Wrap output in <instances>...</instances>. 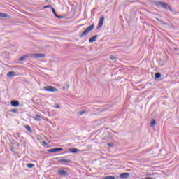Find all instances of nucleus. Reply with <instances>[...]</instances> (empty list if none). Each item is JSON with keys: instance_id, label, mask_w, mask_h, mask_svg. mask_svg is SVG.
<instances>
[{"instance_id": "f257e3e1", "label": "nucleus", "mask_w": 179, "mask_h": 179, "mask_svg": "<svg viewBox=\"0 0 179 179\" xmlns=\"http://www.w3.org/2000/svg\"><path fill=\"white\" fill-rule=\"evenodd\" d=\"M43 57H45V54L44 53H30L25 55L19 58V61H26L27 58H34L35 59H38V58H43Z\"/></svg>"}, {"instance_id": "2eb2a0df", "label": "nucleus", "mask_w": 179, "mask_h": 179, "mask_svg": "<svg viewBox=\"0 0 179 179\" xmlns=\"http://www.w3.org/2000/svg\"><path fill=\"white\" fill-rule=\"evenodd\" d=\"M69 152L70 153H78V152H79V150L77 148H69Z\"/></svg>"}, {"instance_id": "a878e982", "label": "nucleus", "mask_w": 179, "mask_h": 179, "mask_svg": "<svg viewBox=\"0 0 179 179\" xmlns=\"http://www.w3.org/2000/svg\"><path fill=\"white\" fill-rule=\"evenodd\" d=\"M35 118H36V120H37V121H40V118H41V117H40V115H36L35 116Z\"/></svg>"}, {"instance_id": "f3484780", "label": "nucleus", "mask_w": 179, "mask_h": 179, "mask_svg": "<svg viewBox=\"0 0 179 179\" xmlns=\"http://www.w3.org/2000/svg\"><path fill=\"white\" fill-rule=\"evenodd\" d=\"M155 79H160V78H162V74L159 72L155 73Z\"/></svg>"}, {"instance_id": "20e7f679", "label": "nucleus", "mask_w": 179, "mask_h": 179, "mask_svg": "<svg viewBox=\"0 0 179 179\" xmlns=\"http://www.w3.org/2000/svg\"><path fill=\"white\" fill-rule=\"evenodd\" d=\"M43 90H45L46 92H58V89L51 85H47L43 87Z\"/></svg>"}, {"instance_id": "7c9ffc66", "label": "nucleus", "mask_w": 179, "mask_h": 179, "mask_svg": "<svg viewBox=\"0 0 179 179\" xmlns=\"http://www.w3.org/2000/svg\"><path fill=\"white\" fill-rule=\"evenodd\" d=\"M66 87L67 89H69V85L66 84Z\"/></svg>"}, {"instance_id": "a211bd4d", "label": "nucleus", "mask_w": 179, "mask_h": 179, "mask_svg": "<svg viewBox=\"0 0 179 179\" xmlns=\"http://www.w3.org/2000/svg\"><path fill=\"white\" fill-rule=\"evenodd\" d=\"M25 129H27V131H28V132H30L31 134V132H33V131L31 130V127H30V126L29 125H26Z\"/></svg>"}, {"instance_id": "473e14b6", "label": "nucleus", "mask_w": 179, "mask_h": 179, "mask_svg": "<svg viewBox=\"0 0 179 179\" xmlns=\"http://www.w3.org/2000/svg\"><path fill=\"white\" fill-rule=\"evenodd\" d=\"M1 13H0V17H1Z\"/></svg>"}, {"instance_id": "412c9836", "label": "nucleus", "mask_w": 179, "mask_h": 179, "mask_svg": "<svg viewBox=\"0 0 179 179\" xmlns=\"http://www.w3.org/2000/svg\"><path fill=\"white\" fill-rule=\"evenodd\" d=\"M10 113H14L15 114H16L17 113V109H11L9 110Z\"/></svg>"}, {"instance_id": "4be33fe9", "label": "nucleus", "mask_w": 179, "mask_h": 179, "mask_svg": "<svg viewBox=\"0 0 179 179\" xmlns=\"http://www.w3.org/2000/svg\"><path fill=\"white\" fill-rule=\"evenodd\" d=\"M14 136L16 139H17V138H20V134L16 133L15 134H14Z\"/></svg>"}, {"instance_id": "f8f14e48", "label": "nucleus", "mask_w": 179, "mask_h": 179, "mask_svg": "<svg viewBox=\"0 0 179 179\" xmlns=\"http://www.w3.org/2000/svg\"><path fill=\"white\" fill-rule=\"evenodd\" d=\"M94 29V24H91L85 30L88 32L90 33L93 29Z\"/></svg>"}, {"instance_id": "c85d7f7f", "label": "nucleus", "mask_w": 179, "mask_h": 179, "mask_svg": "<svg viewBox=\"0 0 179 179\" xmlns=\"http://www.w3.org/2000/svg\"><path fill=\"white\" fill-rule=\"evenodd\" d=\"M108 146H109V148H113V144L112 143H108Z\"/></svg>"}, {"instance_id": "0eeeda50", "label": "nucleus", "mask_w": 179, "mask_h": 179, "mask_svg": "<svg viewBox=\"0 0 179 179\" xmlns=\"http://www.w3.org/2000/svg\"><path fill=\"white\" fill-rule=\"evenodd\" d=\"M59 176H69V173L64 169H59L57 171Z\"/></svg>"}, {"instance_id": "4468645a", "label": "nucleus", "mask_w": 179, "mask_h": 179, "mask_svg": "<svg viewBox=\"0 0 179 179\" xmlns=\"http://www.w3.org/2000/svg\"><path fill=\"white\" fill-rule=\"evenodd\" d=\"M88 33L89 32L85 29L84 31L82 32L81 34H80L79 36L80 38H83L85 36H87Z\"/></svg>"}, {"instance_id": "aec40b11", "label": "nucleus", "mask_w": 179, "mask_h": 179, "mask_svg": "<svg viewBox=\"0 0 179 179\" xmlns=\"http://www.w3.org/2000/svg\"><path fill=\"white\" fill-rule=\"evenodd\" d=\"M156 125V120L153 119L150 122V127H155Z\"/></svg>"}, {"instance_id": "cd10ccee", "label": "nucleus", "mask_w": 179, "mask_h": 179, "mask_svg": "<svg viewBox=\"0 0 179 179\" xmlns=\"http://www.w3.org/2000/svg\"><path fill=\"white\" fill-rule=\"evenodd\" d=\"M157 22H159V23H163L162 20H160L159 18H157Z\"/></svg>"}, {"instance_id": "6e6552de", "label": "nucleus", "mask_w": 179, "mask_h": 179, "mask_svg": "<svg viewBox=\"0 0 179 179\" xmlns=\"http://www.w3.org/2000/svg\"><path fill=\"white\" fill-rule=\"evenodd\" d=\"M130 176L131 175L129 174V173H123L120 175L119 178L127 179V178H129Z\"/></svg>"}, {"instance_id": "72a5a7b5", "label": "nucleus", "mask_w": 179, "mask_h": 179, "mask_svg": "<svg viewBox=\"0 0 179 179\" xmlns=\"http://www.w3.org/2000/svg\"><path fill=\"white\" fill-rule=\"evenodd\" d=\"M45 1H48V0H45Z\"/></svg>"}, {"instance_id": "9d476101", "label": "nucleus", "mask_w": 179, "mask_h": 179, "mask_svg": "<svg viewBox=\"0 0 179 179\" xmlns=\"http://www.w3.org/2000/svg\"><path fill=\"white\" fill-rule=\"evenodd\" d=\"M10 104L12 107H19L20 103H19V101L13 100L10 101Z\"/></svg>"}, {"instance_id": "6ab92c4d", "label": "nucleus", "mask_w": 179, "mask_h": 179, "mask_svg": "<svg viewBox=\"0 0 179 179\" xmlns=\"http://www.w3.org/2000/svg\"><path fill=\"white\" fill-rule=\"evenodd\" d=\"M34 166V164H31V163L27 164V167H28V169H33Z\"/></svg>"}, {"instance_id": "9b49d317", "label": "nucleus", "mask_w": 179, "mask_h": 179, "mask_svg": "<svg viewBox=\"0 0 179 179\" xmlns=\"http://www.w3.org/2000/svg\"><path fill=\"white\" fill-rule=\"evenodd\" d=\"M97 37H99V35H95V36L91 37V38L89 39V42H90V43H94V41H96V40H97Z\"/></svg>"}, {"instance_id": "39448f33", "label": "nucleus", "mask_w": 179, "mask_h": 179, "mask_svg": "<svg viewBox=\"0 0 179 179\" xmlns=\"http://www.w3.org/2000/svg\"><path fill=\"white\" fill-rule=\"evenodd\" d=\"M62 150H64V148H55L48 150V152L49 153H55V152H62Z\"/></svg>"}, {"instance_id": "c756f323", "label": "nucleus", "mask_w": 179, "mask_h": 179, "mask_svg": "<svg viewBox=\"0 0 179 179\" xmlns=\"http://www.w3.org/2000/svg\"><path fill=\"white\" fill-rule=\"evenodd\" d=\"M56 108H61V106L59 105H56Z\"/></svg>"}, {"instance_id": "bb28decb", "label": "nucleus", "mask_w": 179, "mask_h": 179, "mask_svg": "<svg viewBox=\"0 0 179 179\" xmlns=\"http://www.w3.org/2000/svg\"><path fill=\"white\" fill-rule=\"evenodd\" d=\"M86 113V111H80L79 113H78V114L80 115H83V114H85Z\"/></svg>"}, {"instance_id": "b1692460", "label": "nucleus", "mask_w": 179, "mask_h": 179, "mask_svg": "<svg viewBox=\"0 0 179 179\" xmlns=\"http://www.w3.org/2000/svg\"><path fill=\"white\" fill-rule=\"evenodd\" d=\"M42 145H43V146H48V143L47 141H44L42 142Z\"/></svg>"}, {"instance_id": "7ed1b4c3", "label": "nucleus", "mask_w": 179, "mask_h": 179, "mask_svg": "<svg viewBox=\"0 0 179 179\" xmlns=\"http://www.w3.org/2000/svg\"><path fill=\"white\" fill-rule=\"evenodd\" d=\"M66 157H56L55 158V160H57L58 163H62V164H69V163H72V161L71 159H65Z\"/></svg>"}, {"instance_id": "423d86ee", "label": "nucleus", "mask_w": 179, "mask_h": 179, "mask_svg": "<svg viewBox=\"0 0 179 179\" xmlns=\"http://www.w3.org/2000/svg\"><path fill=\"white\" fill-rule=\"evenodd\" d=\"M104 19H106L104 16H102L100 17L96 29H101V27H103V24L104 23Z\"/></svg>"}, {"instance_id": "dca6fc26", "label": "nucleus", "mask_w": 179, "mask_h": 179, "mask_svg": "<svg viewBox=\"0 0 179 179\" xmlns=\"http://www.w3.org/2000/svg\"><path fill=\"white\" fill-rule=\"evenodd\" d=\"M1 17L8 18V17H10V16H9V15H8L5 13H1Z\"/></svg>"}, {"instance_id": "5701e85b", "label": "nucleus", "mask_w": 179, "mask_h": 179, "mask_svg": "<svg viewBox=\"0 0 179 179\" xmlns=\"http://www.w3.org/2000/svg\"><path fill=\"white\" fill-rule=\"evenodd\" d=\"M110 59L111 61H115L117 59V57L115 56H111L110 57Z\"/></svg>"}, {"instance_id": "ddd939ff", "label": "nucleus", "mask_w": 179, "mask_h": 179, "mask_svg": "<svg viewBox=\"0 0 179 179\" xmlns=\"http://www.w3.org/2000/svg\"><path fill=\"white\" fill-rule=\"evenodd\" d=\"M7 78H10L11 76H16V73L15 71H10L6 75Z\"/></svg>"}, {"instance_id": "2f4dec72", "label": "nucleus", "mask_w": 179, "mask_h": 179, "mask_svg": "<svg viewBox=\"0 0 179 179\" xmlns=\"http://www.w3.org/2000/svg\"><path fill=\"white\" fill-rule=\"evenodd\" d=\"M11 150H13V148H11Z\"/></svg>"}, {"instance_id": "f03ea898", "label": "nucleus", "mask_w": 179, "mask_h": 179, "mask_svg": "<svg viewBox=\"0 0 179 179\" xmlns=\"http://www.w3.org/2000/svg\"><path fill=\"white\" fill-rule=\"evenodd\" d=\"M154 4L156 5L157 6H161V8H163L164 9H166L167 10H169V12H173V8L169 6L165 2L163 1H155Z\"/></svg>"}, {"instance_id": "393cba45", "label": "nucleus", "mask_w": 179, "mask_h": 179, "mask_svg": "<svg viewBox=\"0 0 179 179\" xmlns=\"http://www.w3.org/2000/svg\"><path fill=\"white\" fill-rule=\"evenodd\" d=\"M48 8H50V9H51V8H52V6H51V5H47V6H43L44 9H47Z\"/></svg>"}, {"instance_id": "1a4fd4ad", "label": "nucleus", "mask_w": 179, "mask_h": 179, "mask_svg": "<svg viewBox=\"0 0 179 179\" xmlns=\"http://www.w3.org/2000/svg\"><path fill=\"white\" fill-rule=\"evenodd\" d=\"M51 10L55 17H57V19H62L63 17L59 16V15H58V14H57V12L55 11V8H54V7H51Z\"/></svg>"}]
</instances>
